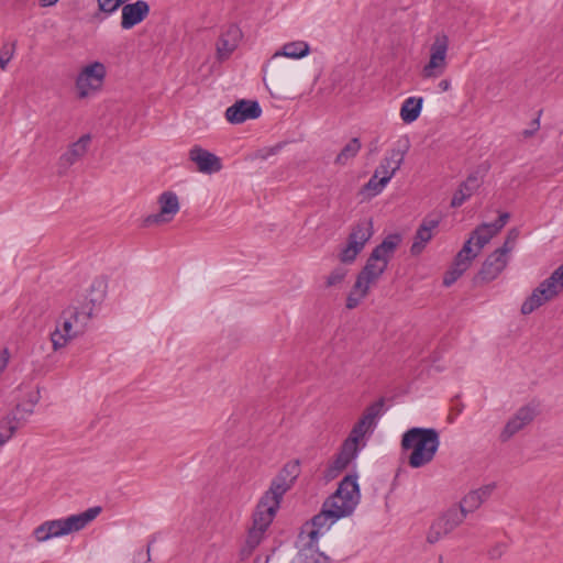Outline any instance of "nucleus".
I'll return each mask as SVG.
<instances>
[{
  "label": "nucleus",
  "mask_w": 563,
  "mask_h": 563,
  "mask_svg": "<svg viewBox=\"0 0 563 563\" xmlns=\"http://www.w3.org/2000/svg\"><path fill=\"white\" fill-rule=\"evenodd\" d=\"M360 499L357 475L344 476L336 490L323 501L320 512L312 517V528L322 533V530H329L341 518L351 516Z\"/></svg>",
  "instance_id": "obj_1"
},
{
  "label": "nucleus",
  "mask_w": 563,
  "mask_h": 563,
  "mask_svg": "<svg viewBox=\"0 0 563 563\" xmlns=\"http://www.w3.org/2000/svg\"><path fill=\"white\" fill-rule=\"evenodd\" d=\"M440 446V434L433 428L415 427L401 437L402 451H409L408 465L420 468L430 464Z\"/></svg>",
  "instance_id": "obj_2"
},
{
  "label": "nucleus",
  "mask_w": 563,
  "mask_h": 563,
  "mask_svg": "<svg viewBox=\"0 0 563 563\" xmlns=\"http://www.w3.org/2000/svg\"><path fill=\"white\" fill-rule=\"evenodd\" d=\"M91 312H80L76 307H67L59 316L55 330L51 333L54 351L67 345V343L82 334L86 330Z\"/></svg>",
  "instance_id": "obj_3"
},
{
  "label": "nucleus",
  "mask_w": 563,
  "mask_h": 563,
  "mask_svg": "<svg viewBox=\"0 0 563 563\" xmlns=\"http://www.w3.org/2000/svg\"><path fill=\"white\" fill-rule=\"evenodd\" d=\"M563 290V263L522 302L521 313L527 316L554 299Z\"/></svg>",
  "instance_id": "obj_4"
},
{
  "label": "nucleus",
  "mask_w": 563,
  "mask_h": 563,
  "mask_svg": "<svg viewBox=\"0 0 563 563\" xmlns=\"http://www.w3.org/2000/svg\"><path fill=\"white\" fill-rule=\"evenodd\" d=\"M374 234L372 219L356 222L347 236L346 245L341 250L339 260L343 264H352Z\"/></svg>",
  "instance_id": "obj_5"
},
{
  "label": "nucleus",
  "mask_w": 563,
  "mask_h": 563,
  "mask_svg": "<svg viewBox=\"0 0 563 563\" xmlns=\"http://www.w3.org/2000/svg\"><path fill=\"white\" fill-rule=\"evenodd\" d=\"M449 38L445 34H438L430 47L429 62L423 66L421 75L426 79L442 76L448 67Z\"/></svg>",
  "instance_id": "obj_6"
},
{
  "label": "nucleus",
  "mask_w": 563,
  "mask_h": 563,
  "mask_svg": "<svg viewBox=\"0 0 563 563\" xmlns=\"http://www.w3.org/2000/svg\"><path fill=\"white\" fill-rule=\"evenodd\" d=\"M300 472L299 460L287 462L272 479L268 489L264 494L282 503L284 495L291 489Z\"/></svg>",
  "instance_id": "obj_7"
},
{
  "label": "nucleus",
  "mask_w": 563,
  "mask_h": 563,
  "mask_svg": "<svg viewBox=\"0 0 563 563\" xmlns=\"http://www.w3.org/2000/svg\"><path fill=\"white\" fill-rule=\"evenodd\" d=\"M106 66L100 62H93L85 66L76 78V89L79 98H86L100 89L106 78Z\"/></svg>",
  "instance_id": "obj_8"
},
{
  "label": "nucleus",
  "mask_w": 563,
  "mask_h": 563,
  "mask_svg": "<svg viewBox=\"0 0 563 563\" xmlns=\"http://www.w3.org/2000/svg\"><path fill=\"white\" fill-rule=\"evenodd\" d=\"M410 147V142L408 137H400L391 150H389L385 157L379 162L375 172L380 177H387V180L394 177V175L401 167L405 156Z\"/></svg>",
  "instance_id": "obj_9"
},
{
  "label": "nucleus",
  "mask_w": 563,
  "mask_h": 563,
  "mask_svg": "<svg viewBox=\"0 0 563 563\" xmlns=\"http://www.w3.org/2000/svg\"><path fill=\"white\" fill-rule=\"evenodd\" d=\"M157 203L159 211L145 218L146 225L170 222L179 211V200L174 191H164L158 196Z\"/></svg>",
  "instance_id": "obj_10"
},
{
  "label": "nucleus",
  "mask_w": 563,
  "mask_h": 563,
  "mask_svg": "<svg viewBox=\"0 0 563 563\" xmlns=\"http://www.w3.org/2000/svg\"><path fill=\"white\" fill-rule=\"evenodd\" d=\"M70 517L47 520L34 529L33 536L37 542H45L52 538H58L75 532L76 529Z\"/></svg>",
  "instance_id": "obj_11"
},
{
  "label": "nucleus",
  "mask_w": 563,
  "mask_h": 563,
  "mask_svg": "<svg viewBox=\"0 0 563 563\" xmlns=\"http://www.w3.org/2000/svg\"><path fill=\"white\" fill-rule=\"evenodd\" d=\"M322 532L312 528L309 531L307 542L299 548L291 563H329V558L318 549V538Z\"/></svg>",
  "instance_id": "obj_12"
},
{
  "label": "nucleus",
  "mask_w": 563,
  "mask_h": 563,
  "mask_svg": "<svg viewBox=\"0 0 563 563\" xmlns=\"http://www.w3.org/2000/svg\"><path fill=\"white\" fill-rule=\"evenodd\" d=\"M262 109L257 101L242 99L229 107L225 111V119L232 124H240L246 120L257 119Z\"/></svg>",
  "instance_id": "obj_13"
},
{
  "label": "nucleus",
  "mask_w": 563,
  "mask_h": 563,
  "mask_svg": "<svg viewBox=\"0 0 563 563\" xmlns=\"http://www.w3.org/2000/svg\"><path fill=\"white\" fill-rule=\"evenodd\" d=\"M91 142L90 134H84L76 142L71 143L67 151L58 158V174L63 175L76 162L85 156Z\"/></svg>",
  "instance_id": "obj_14"
},
{
  "label": "nucleus",
  "mask_w": 563,
  "mask_h": 563,
  "mask_svg": "<svg viewBox=\"0 0 563 563\" xmlns=\"http://www.w3.org/2000/svg\"><path fill=\"white\" fill-rule=\"evenodd\" d=\"M440 221V214H429L422 220L421 224L416 231L413 243L410 247L412 255H419L424 250L427 243L433 236L432 231L438 228Z\"/></svg>",
  "instance_id": "obj_15"
},
{
  "label": "nucleus",
  "mask_w": 563,
  "mask_h": 563,
  "mask_svg": "<svg viewBox=\"0 0 563 563\" xmlns=\"http://www.w3.org/2000/svg\"><path fill=\"white\" fill-rule=\"evenodd\" d=\"M279 507L280 503L277 499L275 500L272 497L263 494L253 515L252 526L267 530V528L273 522Z\"/></svg>",
  "instance_id": "obj_16"
},
{
  "label": "nucleus",
  "mask_w": 563,
  "mask_h": 563,
  "mask_svg": "<svg viewBox=\"0 0 563 563\" xmlns=\"http://www.w3.org/2000/svg\"><path fill=\"white\" fill-rule=\"evenodd\" d=\"M509 218L510 216L508 212H503L495 222L483 223L473 231L470 239H472V242L475 241L478 251H481L490 241V239L506 225Z\"/></svg>",
  "instance_id": "obj_17"
},
{
  "label": "nucleus",
  "mask_w": 563,
  "mask_h": 563,
  "mask_svg": "<svg viewBox=\"0 0 563 563\" xmlns=\"http://www.w3.org/2000/svg\"><path fill=\"white\" fill-rule=\"evenodd\" d=\"M189 158L197 165L200 173L213 174L222 168L221 159L213 153L195 145L189 151Z\"/></svg>",
  "instance_id": "obj_18"
},
{
  "label": "nucleus",
  "mask_w": 563,
  "mask_h": 563,
  "mask_svg": "<svg viewBox=\"0 0 563 563\" xmlns=\"http://www.w3.org/2000/svg\"><path fill=\"white\" fill-rule=\"evenodd\" d=\"M485 173L486 168H478L470 174L466 180L463 181L454 192L451 207L457 208L462 206L481 187Z\"/></svg>",
  "instance_id": "obj_19"
},
{
  "label": "nucleus",
  "mask_w": 563,
  "mask_h": 563,
  "mask_svg": "<svg viewBox=\"0 0 563 563\" xmlns=\"http://www.w3.org/2000/svg\"><path fill=\"white\" fill-rule=\"evenodd\" d=\"M536 417V409L532 406H523L517 410L515 416L508 420L504 430L500 433L503 442L508 441L517 432L529 424Z\"/></svg>",
  "instance_id": "obj_20"
},
{
  "label": "nucleus",
  "mask_w": 563,
  "mask_h": 563,
  "mask_svg": "<svg viewBox=\"0 0 563 563\" xmlns=\"http://www.w3.org/2000/svg\"><path fill=\"white\" fill-rule=\"evenodd\" d=\"M150 13V5L144 0L126 3L122 7L121 27L130 30L141 23Z\"/></svg>",
  "instance_id": "obj_21"
},
{
  "label": "nucleus",
  "mask_w": 563,
  "mask_h": 563,
  "mask_svg": "<svg viewBox=\"0 0 563 563\" xmlns=\"http://www.w3.org/2000/svg\"><path fill=\"white\" fill-rule=\"evenodd\" d=\"M241 37L242 32L239 26L234 24L229 25V27L220 35L217 42L218 58L220 60L229 58L238 47Z\"/></svg>",
  "instance_id": "obj_22"
},
{
  "label": "nucleus",
  "mask_w": 563,
  "mask_h": 563,
  "mask_svg": "<svg viewBox=\"0 0 563 563\" xmlns=\"http://www.w3.org/2000/svg\"><path fill=\"white\" fill-rule=\"evenodd\" d=\"M507 263L508 257L504 256L503 253L494 251L483 263L478 272V278L485 283L494 280L505 269Z\"/></svg>",
  "instance_id": "obj_23"
},
{
  "label": "nucleus",
  "mask_w": 563,
  "mask_h": 563,
  "mask_svg": "<svg viewBox=\"0 0 563 563\" xmlns=\"http://www.w3.org/2000/svg\"><path fill=\"white\" fill-rule=\"evenodd\" d=\"M356 453L347 449L345 450V448L341 445L339 453L333 457V460L324 470V478L327 481L336 478L349 466V464L356 459Z\"/></svg>",
  "instance_id": "obj_24"
},
{
  "label": "nucleus",
  "mask_w": 563,
  "mask_h": 563,
  "mask_svg": "<svg viewBox=\"0 0 563 563\" xmlns=\"http://www.w3.org/2000/svg\"><path fill=\"white\" fill-rule=\"evenodd\" d=\"M495 488L496 485L494 483L484 485L478 489L470 492L460 504L463 506L467 514L473 512L490 497Z\"/></svg>",
  "instance_id": "obj_25"
},
{
  "label": "nucleus",
  "mask_w": 563,
  "mask_h": 563,
  "mask_svg": "<svg viewBox=\"0 0 563 563\" xmlns=\"http://www.w3.org/2000/svg\"><path fill=\"white\" fill-rule=\"evenodd\" d=\"M25 423L26 418L18 416L16 412H9L2 417L0 420V446L4 445Z\"/></svg>",
  "instance_id": "obj_26"
},
{
  "label": "nucleus",
  "mask_w": 563,
  "mask_h": 563,
  "mask_svg": "<svg viewBox=\"0 0 563 563\" xmlns=\"http://www.w3.org/2000/svg\"><path fill=\"white\" fill-rule=\"evenodd\" d=\"M383 407V399H379L372 404L371 406H368L354 427L357 428L360 431L364 432L365 434L373 432L377 423V418L382 413Z\"/></svg>",
  "instance_id": "obj_27"
},
{
  "label": "nucleus",
  "mask_w": 563,
  "mask_h": 563,
  "mask_svg": "<svg viewBox=\"0 0 563 563\" xmlns=\"http://www.w3.org/2000/svg\"><path fill=\"white\" fill-rule=\"evenodd\" d=\"M400 242V235L390 234L383 240L371 253L372 261L388 265L389 257L393 255Z\"/></svg>",
  "instance_id": "obj_28"
},
{
  "label": "nucleus",
  "mask_w": 563,
  "mask_h": 563,
  "mask_svg": "<svg viewBox=\"0 0 563 563\" xmlns=\"http://www.w3.org/2000/svg\"><path fill=\"white\" fill-rule=\"evenodd\" d=\"M467 512L460 504L459 507H452L448 509L437 522L444 529V532L450 533L456 527H459L466 518Z\"/></svg>",
  "instance_id": "obj_29"
},
{
  "label": "nucleus",
  "mask_w": 563,
  "mask_h": 563,
  "mask_svg": "<svg viewBox=\"0 0 563 563\" xmlns=\"http://www.w3.org/2000/svg\"><path fill=\"white\" fill-rule=\"evenodd\" d=\"M423 104L422 97H409L407 98L400 108V118L405 123H411L416 121L421 112Z\"/></svg>",
  "instance_id": "obj_30"
},
{
  "label": "nucleus",
  "mask_w": 563,
  "mask_h": 563,
  "mask_svg": "<svg viewBox=\"0 0 563 563\" xmlns=\"http://www.w3.org/2000/svg\"><path fill=\"white\" fill-rule=\"evenodd\" d=\"M266 529L252 526L246 536L244 545L241 549V555L246 558L261 544L265 537Z\"/></svg>",
  "instance_id": "obj_31"
},
{
  "label": "nucleus",
  "mask_w": 563,
  "mask_h": 563,
  "mask_svg": "<svg viewBox=\"0 0 563 563\" xmlns=\"http://www.w3.org/2000/svg\"><path fill=\"white\" fill-rule=\"evenodd\" d=\"M385 269H386V263L380 264L376 261H372V258L368 257L365 266L358 273L357 276L361 279H363L365 283H367L368 285H372L380 277V275L385 272Z\"/></svg>",
  "instance_id": "obj_32"
},
{
  "label": "nucleus",
  "mask_w": 563,
  "mask_h": 563,
  "mask_svg": "<svg viewBox=\"0 0 563 563\" xmlns=\"http://www.w3.org/2000/svg\"><path fill=\"white\" fill-rule=\"evenodd\" d=\"M310 47L303 41L290 42L283 46L282 52H277L274 57L285 56L290 58H302L309 54Z\"/></svg>",
  "instance_id": "obj_33"
},
{
  "label": "nucleus",
  "mask_w": 563,
  "mask_h": 563,
  "mask_svg": "<svg viewBox=\"0 0 563 563\" xmlns=\"http://www.w3.org/2000/svg\"><path fill=\"white\" fill-rule=\"evenodd\" d=\"M472 239H468L461 251L456 254L453 265L463 269L464 272L470 267L472 261L477 256V252H473L472 247Z\"/></svg>",
  "instance_id": "obj_34"
},
{
  "label": "nucleus",
  "mask_w": 563,
  "mask_h": 563,
  "mask_svg": "<svg viewBox=\"0 0 563 563\" xmlns=\"http://www.w3.org/2000/svg\"><path fill=\"white\" fill-rule=\"evenodd\" d=\"M361 141L358 137H353L347 144L343 146L335 157V164L345 165L350 159L354 158L361 150Z\"/></svg>",
  "instance_id": "obj_35"
},
{
  "label": "nucleus",
  "mask_w": 563,
  "mask_h": 563,
  "mask_svg": "<svg viewBox=\"0 0 563 563\" xmlns=\"http://www.w3.org/2000/svg\"><path fill=\"white\" fill-rule=\"evenodd\" d=\"M101 512V507H91L86 511L69 516L74 522L76 531L84 529L89 522H91Z\"/></svg>",
  "instance_id": "obj_36"
},
{
  "label": "nucleus",
  "mask_w": 563,
  "mask_h": 563,
  "mask_svg": "<svg viewBox=\"0 0 563 563\" xmlns=\"http://www.w3.org/2000/svg\"><path fill=\"white\" fill-rule=\"evenodd\" d=\"M388 183L387 177H380L376 172H374V175L365 184L364 190L371 191L372 196H376L383 191Z\"/></svg>",
  "instance_id": "obj_37"
},
{
  "label": "nucleus",
  "mask_w": 563,
  "mask_h": 563,
  "mask_svg": "<svg viewBox=\"0 0 563 563\" xmlns=\"http://www.w3.org/2000/svg\"><path fill=\"white\" fill-rule=\"evenodd\" d=\"M365 435L364 432L360 431L357 428L353 427L352 431L350 432L349 437L343 442L342 446L345 448V450H350L358 455L360 448L358 442L363 439Z\"/></svg>",
  "instance_id": "obj_38"
},
{
  "label": "nucleus",
  "mask_w": 563,
  "mask_h": 563,
  "mask_svg": "<svg viewBox=\"0 0 563 563\" xmlns=\"http://www.w3.org/2000/svg\"><path fill=\"white\" fill-rule=\"evenodd\" d=\"M365 435L364 432L360 431L357 428L353 427L352 431L350 432L349 437L343 442L342 446L345 448V450H350L358 455L360 448L358 442L363 439Z\"/></svg>",
  "instance_id": "obj_39"
},
{
  "label": "nucleus",
  "mask_w": 563,
  "mask_h": 563,
  "mask_svg": "<svg viewBox=\"0 0 563 563\" xmlns=\"http://www.w3.org/2000/svg\"><path fill=\"white\" fill-rule=\"evenodd\" d=\"M15 47H16V41H13L12 43L3 44V46L0 51V68L2 70H5L7 65L13 57Z\"/></svg>",
  "instance_id": "obj_40"
},
{
  "label": "nucleus",
  "mask_w": 563,
  "mask_h": 563,
  "mask_svg": "<svg viewBox=\"0 0 563 563\" xmlns=\"http://www.w3.org/2000/svg\"><path fill=\"white\" fill-rule=\"evenodd\" d=\"M347 269L343 266L335 267L327 277L325 286L334 287L340 285L346 277Z\"/></svg>",
  "instance_id": "obj_41"
},
{
  "label": "nucleus",
  "mask_w": 563,
  "mask_h": 563,
  "mask_svg": "<svg viewBox=\"0 0 563 563\" xmlns=\"http://www.w3.org/2000/svg\"><path fill=\"white\" fill-rule=\"evenodd\" d=\"M518 236H519L518 230L517 229H511L508 232L507 238H506L504 244L499 249H497L496 251L498 253H503V255L507 257L508 254L512 251Z\"/></svg>",
  "instance_id": "obj_42"
},
{
  "label": "nucleus",
  "mask_w": 563,
  "mask_h": 563,
  "mask_svg": "<svg viewBox=\"0 0 563 563\" xmlns=\"http://www.w3.org/2000/svg\"><path fill=\"white\" fill-rule=\"evenodd\" d=\"M445 534H448V532H444V529L435 521L428 532L427 541L433 544Z\"/></svg>",
  "instance_id": "obj_43"
},
{
  "label": "nucleus",
  "mask_w": 563,
  "mask_h": 563,
  "mask_svg": "<svg viewBox=\"0 0 563 563\" xmlns=\"http://www.w3.org/2000/svg\"><path fill=\"white\" fill-rule=\"evenodd\" d=\"M369 287L371 285H368L357 276L355 284L350 292L356 295L357 298L364 299L368 294Z\"/></svg>",
  "instance_id": "obj_44"
},
{
  "label": "nucleus",
  "mask_w": 563,
  "mask_h": 563,
  "mask_svg": "<svg viewBox=\"0 0 563 563\" xmlns=\"http://www.w3.org/2000/svg\"><path fill=\"white\" fill-rule=\"evenodd\" d=\"M463 273H464L463 269L453 265L451 267V269H449L445 273L444 278H443V285L446 287H450L463 275Z\"/></svg>",
  "instance_id": "obj_45"
},
{
  "label": "nucleus",
  "mask_w": 563,
  "mask_h": 563,
  "mask_svg": "<svg viewBox=\"0 0 563 563\" xmlns=\"http://www.w3.org/2000/svg\"><path fill=\"white\" fill-rule=\"evenodd\" d=\"M37 399L30 400L27 405L18 404L11 412H16L18 416H24L26 419L34 412V407Z\"/></svg>",
  "instance_id": "obj_46"
},
{
  "label": "nucleus",
  "mask_w": 563,
  "mask_h": 563,
  "mask_svg": "<svg viewBox=\"0 0 563 563\" xmlns=\"http://www.w3.org/2000/svg\"><path fill=\"white\" fill-rule=\"evenodd\" d=\"M97 1H98L99 9L104 13L114 12L122 3V0H97Z\"/></svg>",
  "instance_id": "obj_47"
},
{
  "label": "nucleus",
  "mask_w": 563,
  "mask_h": 563,
  "mask_svg": "<svg viewBox=\"0 0 563 563\" xmlns=\"http://www.w3.org/2000/svg\"><path fill=\"white\" fill-rule=\"evenodd\" d=\"M153 542H154V540H151L148 542L146 552L139 551V552L135 553L134 559H133L134 563H147V562L151 561L150 551H151V545H152Z\"/></svg>",
  "instance_id": "obj_48"
},
{
  "label": "nucleus",
  "mask_w": 563,
  "mask_h": 563,
  "mask_svg": "<svg viewBox=\"0 0 563 563\" xmlns=\"http://www.w3.org/2000/svg\"><path fill=\"white\" fill-rule=\"evenodd\" d=\"M361 301H362L361 298H357L356 295L350 292L346 298V308L354 309L360 305Z\"/></svg>",
  "instance_id": "obj_49"
},
{
  "label": "nucleus",
  "mask_w": 563,
  "mask_h": 563,
  "mask_svg": "<svg viewBox=\"0 0 563 563\" xmlns=\"http://www.w3.org/2000/svg\"><path fill=\"white\" fill-rule=\"evenodd\" d=\"M531 125H532V128H531V129H529V130H525V131L522 132V134H523V136H525V137H530L531 135H533V133H534L536 131H538V130H539V128H540L539 119H534V120L532 121Z\"/></svg>",
  "instance_id": "obj_50"
},
{
  "label": "nucleus",
  "mask_w": 563,
  "mask_h": 563,
  "mask_svg": "<svg viewBox=\"0 0 563 563\" xmlns=\"http://www.w3.org/2000/svg\"><path fill=\"white\" fill-rule=\"evenodd\" d=\"M8 362H9V352H8V349H4L2 351V353L0 354V374L7 367Z\"/></svg>",
  "instance_id": "obj_51"
},
{
  "label": "nucleus",
  "mask_w": 563,
  "mask_h": 563,
  "mask_svg": "<svg viewBox=\"0 0 563 563\" xmlns=\"http://www.w3.org/2000/svg\"><path fill=\"white\" fill-rule=\"evenodd\" d=\"M438 87L441 91H448L451 88V80L450 79H442Z\"/></svg>",
  "instance_id": "obj_52"
},
{
  "label": "nucleus",
  "mask_w": 563,
  "mask_h": 563,
  "mask_svg": "<svg viewBox=\"0 0 563 563\" xmlns=\"http://www.w3.org/2000/svg\"><path fill=\"white\" fill-rule=\"evenodd\" d=\"M58 0H41L42 7H51L54 5Z\"/></svg>",
  "instance_id": "obj_53"
},
{
  "label": "nucleus",
  "mask_w": 563,
  "mask_h": 563,
  "mask_svg": "<svg viewBox=\"0 0 563 563\" xmlns=\"http://www.w3.org/2000/svg\"><path fill=\"white\" fill-rule=\"evenodd\" d=\"M279 146L273 147L268 151L266 155H262L261 157L266 158L267 155L275 154Z\"/></svg>",
  "instance_id": "obj_54"
},
{
  "label": "nucleus",
  "mask_w": 563,
  "mask_h": 563,
  "mask_svg": "<svg viewBox=\"0 0 563 563\" xmlns=\"http://www.w3.org/2000/svg\"><path fill=\"white\" fill-rule=\"evenodd\" d=\"M267 561H268V556L265 559V561H264V562H262V559L258 556V558H256V559L254 560V563H267Z\"/></svg>",
  "instance_id": "obj_55"
},
{
  "label": "nucleus",
  "mask_w": 563,
  "mask_h": 563,
  "mask_svg": "<svg viewBox=\"0 0 563 563\" xmlns=\"http://www.w3.org/2000/svg\"><path fill=\"white\" fill-rule=\"evenodd\" d=\"M291 563V562H290Z\"/></svg>",
  "instance_id": "obj_56"
}]
</instances>
